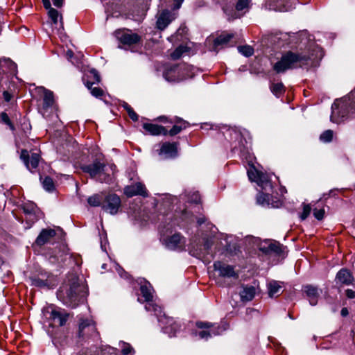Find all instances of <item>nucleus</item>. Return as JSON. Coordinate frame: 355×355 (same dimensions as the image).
Returning a JSON list of instances; mask_svg holds the SVG:
<instances>
[{
  "mask_svg": "<svg viewBox=\"0 0 355 355\" xmlns=\"http://www.w3.org/2000/svg\"><path fill=\"white\" fill-rule=\"evenodd\" d=\"M140 291L144 301L146 302L145 305L146 310L154 312L159 322L164 325L163 329L166 334H168L171 337L175 336L180 327L173 318L166 317L165 314L162 315V308L153 300V296L150 287L147 285H142L140 287Z\"/></svg>",
  "mask_w": 355,
  "mask_h": 355,
  "instance_id": "1",
  "label": "nucleus"
},
{
  "mask_svg": "<svg viewBox=\"0 0 355 355\" xmlns=\"http://www.w3.org/2000/svg\"><path fill=\"white\" fill-rule=\"evenodd\" d=\"M322 52L319 47H316L313 52L309 55L304 53H294L288 52L282 55L281 60L276 62L273 67L274 70L277 73H283L287 69L297 67L299 64L300 66L306 64L309 60L321 58Z\"/></svg>",
  "mask_w": 355,
  "mask_h": 355,
  "instance_id": "2",
  "label": "nucleus"
},
{
  "mask_svg": "<svg viewBox=\"0 0 355 355\" xmlns=\"http://www.w3.org/2000/svg\"><path fill=\"white\" fill-rule=\"evenodd\" d=\"M82 168L92 178H97L98 181L108 182L111 180L110 176L115 173L116 166L114 164H105L100 160H96L92 164L83 166Z\"/></svg>",
  "mask_w": 355,
  "mask_h": 355,
  "instance_id": "3",
  "label": "nucleus"
},
{
  "mask_svg": "<svg viewBox=\"0 0 355 355\" xmlns=\"http://www.w3.org/2000/svg\"><path fill=\"white\" fill-rule=\"evenodd\" d=\"M348 106L352 112H355V87L347 98L338 100L334 103L331 106V121L334 123H338L347 114L346 109Z\"/></svg>",
  "mask_w": 355,
  "mask_h": 355,
  "instance_id": "4",
  "label": "nucleus"
},
{
  "mask_svg": "<svg viewBox=\"0 0 355 355\" xmlns=\"http://www.w3.org/2000/svg\"><path fill=\"white\" fill-rule=\"evenodd\" d=\"M250 159L248 160V175L250 180L255 182L263 189L271 188L270 177L268 174L261 171L262 167L259 164L254 162L255 157H248Z\"/></svg>",
  "mask_w": 355,
  "mask_h": 355,
  "instance_id": "5",
  "label": "nucleus"
},
{
  "mask_svg": "<svg viewBox=\"0 0 355 355\" xmlns=\"http://www.w3.org/2000/svg\"><path fill=\"white\" fill-rule=\"evenodd\" d=\"M193 67L191 65L184 64L180 67H171L164 76L168 81L181 80L187 78H192L194 75Z\"/></svg>",
  "mask_w": 355,
  "mask_h": 355,
  "instance_id": "6",
  "label": "nucleus"
},
{
  "mask_svg": "<svg viewBox=\"0 0 355 355\" xmlns=\"http://www.w3.org/2000/svg\"><path fill=\"white\" fill-rule=\"evenodd\" d=\"M43 315L45 322H47L51 327L64 326L69 318V314L64 311H60L49 308L43 310Z\"/></svg>",
  "mask_w": 355,
  "mask_h": 355,
  "instance_id": "7",
  "label": "nucleus"
},
{
  "mask_svg": "<svg viewBox=\"0 0 355 355\" xmlns=\"http://www.w3.org/2000/svg\"><path fill=\"white\" fill-rule=\"evenodd\" d=\"M120 207L121 199L117 195L114 193L104 195L103 202L102 204V209L104 211L114 215L118 212Z\"/></svg>",
  "mask_w": 355,
  "mask_h": 355,
  "instance_id": "8",
  "label": "nucleus"
},
{
  "mask_svg": "<svg viewBox=\"0 0 355 355\" xmlns=\"http://www.w3.org/2000/svg\"><path fill=\"white\" fill-rule=\"evenodd\" d=\"M80 287L76 281H74L70 287L66 289L65 296L64 297L63 302L69 306L75 307L77 306L79 301V292Z\"/></svg>",
  "mask_w": 355,
  "mask_h": 355,
  "instance_id": "9",
  "label": "nucleus"
},
{
  "mask_svg": "<svg viewBox=\"0 0 355 355\" xmlns=\"http://www.w3.org/2000/svg\"><path fill=\"white\" fill-rule=\"evenodd\" d=\"M196 327L199 329H202L198 334L199 337L202 339H208L212 335L220 334L223 329H221L219 327H215L214 324L206 322H197Z\"/></svg>",
  "mask_w": 355,
  "mask_h": 355,
  "instance_id": "10",
  "label": "nucleus"
},
{
  "mask_svg": "<svg viewBox=\"0 0 355 355\" xmlns=\"http://www.w3.org/2000/svg\"><path fill=\"white\" fill-rule=\"evenodd\" d=\"M115 35L117 40L125 45L131 46L140 41V37L130 30H119L116 31Z\"/></svg>",
  "mask_w": 355,
  "mask_h": 355,
  "instance_id": "11",
  "label": "nucleus"
},
{
  "mask_svg": "<svg viewBox=\"0 0 355 355\" xmlns=\"http://www.w3.org/2000/svg\"><path fill=\"white\" fill-rule=\"evenodd\" d=\"M165 244L171 250H182L185 246V239L180 234L176 233L165 239Z\"/></svg>",
  "mask_w": 355,
  "mask_h": 355,
  "instance_id": "12",
  "label": "nucleus"
},
{
  "mask_svg": "<svg viewBox=\"0 0 355 355\" xmlns=\"http://www.w3.org/2000/svg\"><path fill=\"white\" fill-rule=\"evenodd\" d=\"M214 270L218 271L219 275L223 277H234L237 278L238 275L234 271L232 266L227 265L225 263L217 261L214 264Z\"/></svg>",
  "mask_w": 355,
  "mask_h": 355,
  "instance_id": "13",
  "label": "nucleus"
},
{
  "mask_svg": "<svg viewBox=\"0 0 355 355\" xmlns=\"http://www.w3.org/2000/svg\"><path fill=\"white\" fill-rule=\"evenodd\" d=\"M124 193L128 197H132L137 195L144 197H146L148 196V192L145 186L141 182H137L132 185L126 186L124 188Z\"/></svg>",
  "mask_w": 355,
  "mask_h": 355,
  "instance_id": "14",
  "label": "nucleus"
},
{
  "mask_svg": "<svg viewBox=\"0 0 355 355\" xmlns=\"http://www.w3.org/2000/svg\"><path fill=\"white\" fill-rule=\"evenodd\" d=\"M336 281V284L348 286L354 282V278L348 270L343 268L337 273Z\"/></svg>",
  "mask_w": 355,
  "mask_h": 355,
  "instance_id": "15",
  "label": "nucleus"
},
{
  "mask_svg": "<svg viewBox=\"0 0 355 355\" xmlns=\"http://www.w3.org/2000/svg\"><path fill=\"white\" fill-rule=\"evenodd\" d=\"M234 37L232 33H223L218 37L213 40V46L211 50L214 51H218V47L223 48L228 44L231 39Z\"/></svg>",
  "mask_w": 355,
  "mask_h": 355,
  "instance_id": "16",
  "label": "nucleus"
},
{
  "mask_svg": "<svg viewBox=\"0 0 355 355\" xmlns=\"http://www.w3.org/2000/svg\"><path fill=\"white\" fill-rule=\"evenodd\" d=\"M175 18V15L171 14L169 11H162L157 21V28L160 30L164 29Z\"/></svg>",
  "mask_w": 355,
  "mask_h": 355,
  "instance_id": "17",
  "label": "nucleus"
},
{
  "mask_svg": "<svg viewBox=\"0 0 355 355\" xmlns=\"http://www.w3.org/2000/svg\"><path fill=\"white\" fill-rule=\"evenodd\" d=\"M55 231L53 229H44L36 239L37 245L42 246L49 243L55 236Z\"/></svg>",
  "mask_w": 355,
  "mask_h": 355,
  "instance_id": "18",
  "label": "nucleus"
},
{
  "mask_svg": "<svg viewBox=\"0 0 355 355\" xmlns=\"http://www.w3.org/2000/svg\"><path fill=\"white\" fill-rule=\"evenodd\" d=\"M143 128L154 136L168 134L167 130L164 126L157 124L145 123L143 124Z\"/></svg>",
  "mask_w": 355,
  "mask_h": 355,
  "instance_id": "19",
  "label": "nucleus"
},
{
  "mask_svg": "<svg viewBox=\"0 0 355 355\" xmlns=\"http://www.w3.org/2000/svg\"><path fill=\"white\" fill-rule=\"evenodd\" d=\"M38 92L43 94V108L47 110L52 107L54 104L53 94L51 91H49L44 87H38Z\"/></svg>",
  "mask_w": 355,
  "mask_h": 355,
  "instance_id": "20",
  "label": "nucleus"
},
{
  "mask_svg": "<svg viewBox=\"0 0 355 355\" xmlns=\"http://www.w3.org/2000/svg\"><path fill=\"white\" fill-rule=\"evenodd\" d=\"M86 329H89L91 331H96V326L92 320L81 319L79 323L78 334L80 337L85 336V334H89L90 332H86Z\"/></svg>",
  "mask_w": 355,
  "mask_h": 355,
  "instance_id": "21",
  "label": "nucleus"
},
{
  "mask_svg": "<svg viewBox=\"0 0 355 355\" xmlns=\"http://www.w3.org/2000/svg\"><path fill=\"white\" fill-rule=\"evenodd\" d=\"M260 250L265 253L274 252L279 254L282 251V245L276 241H270L261 245Z\"/></svg>",
  "mask_w": 355,
  "mask_h": 355,
  "instance_id": "22",
  "label": "nucleus"
},
{
  "mask_svg": "<svg viewBox=\"0 0 355 355\" xmlns=\"http://www.w3.org/2000/svg\"><path fill=\"white\" fill-rule=\"evenodd\" d=\"M304 291L309 297L311 305H315L319 297L318 289L316 287L309 285L304 287Z\"/></svg>",
  "mask_w": 355,
  "mask_h": 355,
  "instance_id": "23",
  "label": "nucleus"
},
{
  "mask_svg": "<svg viewBox=\"0 0 355 355\" xmlns=\"http://www.w3.org/2000/svg\"><path fill=\"white\" fill-rule=\"evenodd\" d=\"M21 161L25 164L26 168L31 171H34L37 168L40 159V157H20Z\"/></svg>",
  "mask_w": 355,
  "mask_h": 355,
  "instance_id": "24",
  "label": "nucleus"
},
{
  "mask_svg": "<svg viewBox=\"0 0 355 355\" xmlns=\"http://www.w3.org/2000/svg\"><path fill=\"white\" fill-rule=\"evenodd\" d=\"M160 153L164 155H175L178 153V144L175 142H165L162 145Z\"/></svg>",
  "mask_w": 355,
  "mask_h": 355,
  "instance_id": "25",
  "label": "nucleus"
},
{
  "mask_svg": "<svg viewBox=\"0 0 355 355\" xmlns=\"http://www.w3.org/2000/svg\"><path fill=\"white\" fill-rule=\"evenodd\" d=\"M293 0H274V4L271 6V9L275 10L285 12L291 8V2Z\"/></svg>",
  "mask_w": 355,
  "mask_h": 355,
  "instance_id": "26",
  "label": "nucleus"
},
{
  "mask_svg": "<svg viewBox=\"0 0 355 355\" xmlns=\"http://www.w3.org/2000/svg\"><path fill=\"white\" fill-rule=\"evenodd\" d=\"M268 294L270 297H277L283 292L281 282L272 281L268 284Z\"/></svg>",
  "mask_w": 355,
  "mask_h": 355,
  "instance_id": "27",
  "label": "nucleus"
},
{
  "mask_svg": "<svg viewBox=\"0 0 355 355\" xmlns=\"http://www.w3.org/2000/svg\"><path fill=\"white\" fill-rule=\"evenodd\" d=\"M255 293L256 289L254 286H245L240 291V296L243 301H250L254 298Z\"/></svg>",
  "mask_w": 355,
  "mask_h": 355,
  "instance_id": "28",
  "label": "nucleus"
},
{
  "mask_svg": "<svg viewBox=\"0 0 355 355\" xmlns=\"http://www.w3.org/2000/svg\"><path fill=\"white\" fill-rule=\"evenodd\" d=\"M104 195V193L94 194L87 198L88 204L92 207H102Z\"/></svg>",
  "mask_w": 355,
  "mask_h": 355,
  "instance_id": "29",
  "label": "nucleus"
},
{
  "mask_svg": "<svg viewBox=\"0 0 355 355\" xmlns=\"http://www.w3.org/2000/svg\"><path fill=\"white\" fill-rule=\"evenodd\" d=\"M32 284L40 288L47 287L49 288L51 282L46 279H43L40 277L32 278Z\"/></svg>",
  "mask_w": 355,
  "mask_h": 355,
  "instance_id": "30",
  "label": "nucleus"
},
{
  "mask_svg": "<svg viewBox=\"0 0 355 355\" xmlns=\"http://www.w3.org/2000/svg\"><path fill=\"white\" fill-rule=\"evenodd\" d=\"M178 122H180L182 124L180 125H175L170 131L168 132V134L171 136L176 135L180 132L182 129L186 128L187 123L185 121H183L182 119H178Z\"/></svg>",
  "mask_w": 355,
  "mask_h": 355,
  "instance_id": "31",
  "label": "nucleus"
},
{
  "mask_svg": "<svg viewBox=\"0 0 355 355\" xmlns=\"http://www.w3.org/2000/svg\"><path fill=\"white\" fill-rule=\"evenodd\" d=\"M22 209H23V211L24 213V216L38 211V209H37V206L34 203H32V202L25 203L23 205Z\"/></svg>",
  "mask_w": 355,
  "mask_h": 355,
  "instance_id": "32",
  "label": "nucleus"
},
{
  "mask_svg": "<svg viewBox=\"0 0 355 355\" xmlns=\"http://www.w3.org/2000/svg\"><path fill=\"white\" fill-rule=\"evenodd\" d=\"M42 185L44 189L47 191L51 192L55 189L53 180L49 177H45L42 181Z\"/></svg>",
  "mask_w": 355,
  "mask_h": 355,
  "instance_id": "33",
  "label": "nucleus"
},
{
  "mask_svg": "<svg viewBox=\"0 0 355 355\" xmlns=\"http://www.w3.org/2000/svg\"><path fill=\"white\" fill-rule=\"evenodd\" d=\"M333 136L334 132L331 130H327L320 135V140L324 143L330 142L333 139Z\"/></svg>",
  "mask_w": 355,
  "mask_h": 355,
  "instance_id": "34",
  "label": "nucleus"
},
{
  "mask_svg": "<svg viewBox=\"0 0 355 355\" xmlns=\"http://www.w3.org/2000/svg\"><path fill=\"white\" fill-rule=\"evenodd\" d=\"M270 90L276 96H278L284 92V85L282 83H272Z\"/></svg>",
  "mask_w": 355,
  "mask_h": 355,
  "instance_id": "35",
  "label": "nucleus"
},
{
  "mask_svg": "<svg viewBox=\"0 0 355 355\" xmlns=\"http://www.w3.org/2000/svg\"><path fill=\"white\" fill-rule=\"evenodd\" d=\"M238 50L241 53L246 57L251 56L254 53L253 49L248 45L240 46L238 47Z\"/></svg>",
  "mask_w": 355,
  "mask_h": 355,
  "instance_id": "36",
  "label": "nucleus"
},
{
  "mask_svg": "<svg viewBox=\"0 0 355 355\" xmlns=\"http://www.w3.org/2000/svg\"><path fill=\"white\" fill-rule=\"evenodd\" d=\"M46 9H47L49 11H48V15H49V17L51 19V20L53 21V22L54 24H57L58 22V18L59 17V12L57 10L51 7V5H50V8H45Z\"/></svg>",
  "mask_w": 355,
  "mask_h": 355,
  "instance_id": "37",
  "label": "nucleus"
},
{
  "mask_svg": "<svg viewBox=\"0 0 355 355\" xmlns=\"http://www.w3.org/2000/svg\"><path fill=\"white\" fill-rule=\"evenodd\" d=\"M37 214V212H34L31 214H27L24 216V220L28 224V227H31L34 223H35L38 220V216Z\"/></svg>",
  "mask_w": 355,
  "mask_h": 355,
  "instance_id": "38",
  "label": "nucleus"
},
{
  "mask_svg": "<svg viewBox=\"0 0 355 355\" xmlns=\"http://www.w3.org/2000/svg\"><path fill=\"white\" fill-rule=\"evenodd\" d=\"M1 121L8 125L10 130H15V126L10 120L8 115L6 112H2L0 114Z\"/></svg>",
  "mask_w": 355,
  "mask_h": 355,
  "instance_id": "39",
  "label": "nucleus"
},
{
  "mask_svg": "<svg viewBox=\"0 0 355 355\" xmlns=\"http://www.w3.org/2000/svg\"><path fill=\"white\" fill-rule=\"evenodd\" d=\"M121 348V352L123 355H131L135 353L134 349L128 343H122Z\"/></svg>",
  "mask_w": 355,
  "mask_h": 355,
  "instance_id": "40",
  "label": "nucleus"
},
{
  "mask_svg": "<svg viewBox=\"0 0 355 355\" xmlns=\"http://www.w3.org/2000/svg\"><path fill=\"white\" fill-rule=\"evenodd\" d=\"M93 83H90L89 82H88L87 83V87L91 89V93L93 96H96V97H98V96H101L103 95V90L99 88V87H94V88H92V85Z\"/></svg>",
  "mask_w": 355,
  "mask_h": 355,
  "instance_id": "41",
  "label": "nucleus"
},
{
  "mask_svg": "<svg viewBox=\"0 0 355 355\" xmlns=\"http://www.w3.org/2000/svg\"><path fill=\"white\" fill-rule=\"evenodd\" d=\"M186 48L183 46H180L178 48H177L173 53L171 54V57L173 59H178L182 54L185 51Z\"/></svg>",
  "mask_w": 355,
  "mask_h": 355,
  "instance_id": "42",
  "label": "nucleus"
},
{
  "mask_svg": "<svg viewBox=\"0 0 355 355\" xmlns=\"http://www.w3.org/2000/svg\"><path fill=\"white\" fill-rule=\"evenodd\" d=\"M55 6L61 7L63 3L64 0H52ZM44 8H50V1L49 0H42Z\"/></svg>",
  "mask_w": 355,
  "mask_h": 355,
  "instance_id": "43",
  "label": "nucleus"
},
{
  "mask_svg": "<svg viewBox=\"0 0 355 355\" xmlns=\"http://www.w3.org/2000/svg\"><path fill=\"white\" fill-rule=\"evenodd\" d=\"M188 200L191 202L198 203L200 202V196L198 192H193L189 194Z\"/></svg>",
  "mask_w": 355,
  "mask_h": 355,
  "instance_id": "44",
  "label": "nucleus"
},
{
  "mask_svg": "<svg viewBox=\"0 0 355 355\" xmlns=\"http://www.w3.org/2000/svg\"><path fill=\"white\" fill-rule=\"evenodd\" d=\"M311 208L309 205H304L303 206V211L300 215V218L302 220H305L311 212Z\"/></svg>",
  "mask_w": 355,
  "mask_h": 355,
  "instance_id": "45",
  "label": "nucleus"
},
{
  "mask_svg": "<svg viewBox=\"0 0 355 355\" xmlns=\"http://www.w3.org/2000/svg\"><path fill=\"white\" fill-rule=\"evenodd\" d=\"M313 215L318 220H322L324 215V209H313Z\"/></svg>",
  "mask_w": 355,
  "mask_h": 355,
  "instance_id": "46",
  "label": "nucleus"
},
{
  "mask_svg": "<svg viewBox=\"0 0 355 355\" xmlns=\"http://www.w3.org/2000/svg\"><path fill=\"white\" fill-rule=\"evenodd\" d=\"M248 4V0H239L236 3V8L238 10H242L247 7Z\"/></svg>",
  "mask_w": 355,
  "mask_h": 355,
  "instance_id": "47",
  "label": "nucleus"
},
{
  "mask_svg": "<svg viewBox=\"0 0 355 355\" xmlns=\"http://www.w3.org/2000/svg\"><path fill=\"white\" fill-rule=\"evenodd\" d=\"M90 74L92 76V77L94 78V79L98 83L100 81V76L98 73V72L96 71V70L95 69H91L90 71H89Z\"/></svg>",
  "mask_w": 355,
  "mask_h": 355,
  "instance_id": "48",
  "label": "nucleus"
},
{
  "mask_svg": "<svg viewBox=\"0 0 355 355\" xmlns=\"http://www.w3.org/2000/svg\"><path fill=\"white\" fill-rule=\"evenodd\" d=\"M268 196L264 193H260L257 197V201L259 203H263L264 201L268 200Z\"/></svg>",
  "mask_w": 355,
  "mask_h": 355,
  "instance_id": "49",
  "label": "nucleus"
},
{
  "mask_svg": "<svg viewBox=\"0 0 355 355\" xmlns=\"http://www.w3.org/2000/svg\"><path fill=\"white\" fill-rule=\"evenodd\" d=\"M130 118L133 120L134 121H136L138 120V115L135 112V111L133 110H129V114H128Z\"/></svg>",
  "mask_w": 355,
  "mask_h": 355,
  "instance_id": "50",
  "label": "nucleus"
},
{
  "mask_svg": "<svg viewBox=\"0 0 355 355\" xmlns=\"http://www.w3.org/2000/svg\"><path fill=\"white\" fill-rule=\"evenodd\" d=\"M346 295L349 299H353L355 297V291H354L352 289H347L346 291Z\"/></svg>",
  "mask_w": 355,
  "mask_h": 355,
  "instance_id": "51",
  "label": "nucleus"
},
{
  "mask_svg": "<svg viewBox=\"0 0 355 355\" xmlns=\"http://www.w3.org/2000/svg\"><path fill=\"white\" fill-rule=\"evenodd\" d=\"M3 98L6 101L8 102L10 101V99L12 98V95L8 91H4L3 93Z\"/></svg>",
  "mask_w": 355,
  "mask_h": 355,
  "instance_id": "52",
  "label": "nucleus"
},
{
  "mask_svg": "<svg viewBox=\"0 0 355 355\" xmlns=\"http://www.w3.org/2000/svg\"><path fill=\"white\" fill-rule=\"evenodd\" d=\"M98 153H95L94 149H92L91 151L88 148H85L82 151V154L83 155H86L87 154H95L97 155Z\"/></svg>",
  "mask_w": 355,
  "mask_h": 355,
  "instance_id": "53",
  "label": "nucleus"
},
{
  "mask_svg": "<svg viewBox=\"0 0 355 355\" xmlns=\"http://www.w3.org/2000/svg\"><path fill=\"white\" fill-rule=\"evenodd\" d=\"M183 1L184 0H174L175 5H174L173 8L174 9H179L180 6H181V3H182Z\"/></svg>",
  "mask_w": 355,
  "mask_h": 355,
  "instance_id": "54",
  "label": "nucleus"
},
{
  "mask_svg": "<svg viewBox=\"0 0 355 355\" xmlns=\"http://www.w3.org/2000/svg\"><path fill=\"white\" fill-rule=\"evenodd\" d=\"M66 55H67L68 59H71L73 57V53L72 51L69 50V51H67L66 52Z\"/></svg>",
  "mask_w": 355,
  "mask_h": 355,
  "instance_id": "55",
  "label": "nucleus"
},
{
  "mask_svg": "<svg viewBox=\"0 0 355 355\" xmlns=\"http://www.w3.org/2000/svg\"><path fill=\"white\" fill-rule=\"evenodd\" d=\"M348 314V311L346 308H343L341 310V315L343 316H346Z\"/></svg>",
  "mask_w": 355,
  "mask_h": 355,
  "instance_id": "56",
  "label": "nucleus"
},
{
  "mask_svg": "<svg viewBox=\"0 0 355 355\" xmlns=\"http://www.w3.org/2000/svg\"><path fill=\"white\" fill-rule=\"evenodd\" d=\"M124 107H125V109L127 110V112H128V114H129V110H132V109L130 107V105H128V104H125V105H124Z\"/></svg>",
  "mask_w": 355,
  "mask_h": 355,
  "instance_id": "57",
  "label": "nucleus"
},
{
  "mask_svg": "<svg viewBox=\"0 0 355 355\" xmlns=\"http://www.w3.org/2000/svg\"><path fill=\"white\" fill-rule=\"evenodd\" d=\"M124 107H125V109L127 110V112H128V114H129V110H132V109L130 107V105H128V104H125V105H124Z\"/></svg>",
  "mask_w": 355,
  "mask_h": 355,
  "instance_id": "58",
  "label": "nucleus"
},
{
  "mask_svg": "<svg viewBox=\"0 0 355 355\" xmlns=\"http://www.w3.org/2000/svg\"><path fill=\"white\" fill-rule=\"evenodd\" d=\"M85 331L86 332H90V334H85V336H92L95 332V331H89V329H86Z\"/></svg>",
  "mask_w": 355,
  "mask_h": 355,
  "instance_id": "59",
  "label": "nucleus"
},
{
  "mask_svg": "<svg viewBox=\"0 0 355 355\" xmlns=\"http://www.w3.org/2000/svg\"><path fill=\"white\" fill-rule=\"evenodd\" d=\"M204 223V219H202V218H199V219L198 220V223L199 225H201V224H202V223Z\"/></svg>",
  "mask_w": 355,
  "mask_h": 355,
  "instance_id": "60",
  "label": "nucleus"
},
{
  "mask_svg": "<svg viewBox=\"0 0 355 355\" xmlns=\"http://www.w3.org/2000/svg\"><path fill=\"white\" fill-rule=\"evenodd\" d=\"M27 153V152H26V150L23 151V152H22V154H21V155H22V156H24V155H25V153Z\"/></svg>",
  "mask_w": 355,
  "mask_h": 355,
  "instance_id": "61",
  "label": "nucleus"
},
{
  "mask_svg": "<svg viewBox=\"0 0 355 355\" xmlns=\"http://www.w3.org/2000/svg\"><path fill=\"white\" fill-rule=\"evenodd\" d=\"M233 153H238L235 148L233 149Z\"/></svg>",
  "mask_w": 355,
  "mask_h": 355,
  "instance_id": "62",
  "label": "nucleus"
},
{
  "mask_svg": "<svg viewBox=\"0 0 355 355\" xmlns=\"http://www.w3.org/2000/svg\"><path fill=\"white\" fill-rule=\"evenodd\" d=\"M32 155V156L37 155V153H32V155Z\"/></svg>",
  "mask_w": 355,
  "mask_h": 355,
  "instance_id": "63",
  "label": "nucleus"
},
{
  "mask_svg": "<svg viewBox=\"0 0 355 355\" xmlns=\"http://www.w3.org/2000/svg\"><path fill=\"white\" fill-rule=\"evenodd\" d=\"M110 349H112V351H114V352L116 351V349H114V348H110Z\"/></svg>",
  "mask_w": 355,
  "mask_h": 355,
  "instance_id": "64",
  "label": "nucleus"
}]
</instances>
